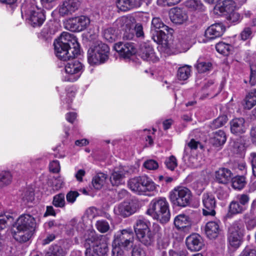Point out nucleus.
<instances>
[{
    "label": "nucleus",
    "instance_id": "25",
    "mask_svg": "<svg viewBox=\"0 0 256 256\" xmlns=\"http://www.w3.org/2000/svg\"><path fill=\"white\" fill-rule=\"evenodd\" d=\"M99 239L96 235L92 233L90 234L88 238H87L84 244V247L86 248L85 252L86 256H97L98 254H93L92 250L95 246L98 244Z\"/></svg>",
    "mask_w": 256,
    "mask_h": 256
},
{
    "label": "nucleus",
    "instance_id": "54",
    "mask_svg": "<svg viewBox=\"0 0 256 256\" xmlns=\"http://www.w3.org/2000/svg\"><path fill=\"white\" fill-rule=\"evenodd\" d=\"M96 226L97 230L102 233L108 232L110 229L108 223L104 220H100L97 221Z\"/></svg>",
    "mask_w": 256,
    "mask_h": 256
},
{
    "label": "nucleus",
    "instance_id": "56",
    "mask_svg": "<svg viewBox=\"0 0 256 256\" xmlns=\"http://www.w3.org/2000/svg\"><path fill=\"white\" fill-rule=\"evenodd\" d=\"M212 64L209 62H198L196 66V68L199 72H204L210 70Z\"/></svg>",
    "mask_w": 256,
    "mask_h": 256
},
{
    "label": "nucleus",
    "instance_id": "6",
    "mask_svg": "<svg viewBox=\"0 0 256 256\" xmlns=\"http://www.w3.org/2000/svg\"><path fill=\"white\" fill-rule=\"evenodd\" d=\"M83 66L78 60H74L68 62L65 66V72L68 74L64 76V80L74 82L80 76L82 72Z\"/></svg>",
    "mask_w": 256,
    "mask_h": 256
},
{
    "label": "nucleus",
    "instance_id": "35",
    "mask_svg": "<svg viewBox=\"0 0 256 256\" xmlns=\"http://www.w3.org/2000/svg\"><path fill=\"white\" fill-rule=\"evenodd\" d=\"M107 176L104 173H98L92 178V184L96 190H100L105 184Z\"/></svg>",
    "mask_w": 256,
    "mask_h": 256
},
{
    "label": "nucleus",
    "instance_id": "32",
    "mask_svg": "<svg viewBox=\"0 0 256 256\" xmlns=\"http://www.w3.org/2000/svg\"><path fill=\"white\" fill-rule=\"evenodd\" d=\"M108 251V245L106 242L99 240L98 244L95 246L92 252L93 254H98L97 256H100L106 254Z\"/></svg>",
    "mask_w": 256,
    "mask_h": 256
},
{
    "label": "nucleus",
    "instance_id": "59",
    "mask_svg": "<svg viewBox=\"0 0 256 256\" xmlns=\"http://www.w3.org/2000/svg\"><path fill=\"white\" fill-rule=\"evenodd\" d=\"M79 195V193L76 191H70L66 196V200L69 203L73 204Z\"/></svg>",
    "mask_w": 256,
    "mask_h": 256
},
{
    "label": "nucleus",
    "instance_id": "9",
    "mask_svg": "<svg viewBox=\"0 0 256 256\" xmlns=\"http://www.w3.org/2000/svg\"><path fill=\"white\" fill-rule=\"evenodd\" d=\"M58 40L66 45L70 48V52L75 53L77 56L80 54V45L77 38L73 34L68 32H63Z\"/></svg>",
    "mask_w": 256,
    "mask_h": 256
},
{
    "label": "nucleus",
    "instance_id": "42",
    "mask_svg": "<svg viewBox=\"0 0 256 256\" xmlns=\"http://www.w3.org/2000/svg\"><path fill=\"white\" fill-rule=\"evenodd\" d=\"M232 185L235 190H242L246 184V178L244 176H236L232 178Z\"/></svg>",
    "mask_w": 256,
    "mask_h": 256
},
{
    "label": "nucleus",
    "instance_id": "3",
    "mask_svg": "<svg viewBox=\"0 0 256 256\" xmlns=\"http://www.w3.org/2000/svg\"><path fill=\"white\" fill-rule=\"evenodd\" d=\"M24 13L29 24L33 27L40 26L46 19L44 12L34 2L23 4L22 7V16Z\"/></svg>",
    "mask_w": 256,
    "mask_h": 256
},
{
    "label": "nucleus",
    "instance_id": "47",
    "mask_svg": "<svg viewBox=\"0 0 256 256\" xmlns=\"http://www.w3.org/2000/svg\"><path fill=\"white\" fill-rule=\"evenodd\" d=\"M1 230L11 224L14 220L13 216L10 212L1 214Z\"/></svg>",
    "mask_w": 256,
    "mask_h": 256
},
{
    "label": "nucleus",
    "instance_id": "17",
    "mask_svg": "<svg viewBox=\"0 0 256 256\" xmlns=\"http://www.w3.org/2000/svg\"><path fill=\"white\" fill-rule=\"evenodd\" d=\"M174 224L178 230L186 232L191 228L192 222L188 216L180 214L175 218Z\"/></svg>",
    "mask_w": 256,
    "mask_h": 256
},
{
    "label": "nucleus",
    "instance_id": "13",
    "mask_svg": "<svg viewBox=\"0 0 256 256\" xmlns=\"http://www.w3.org/2000/svg\"><path fill=\"white\" fill-rule=\"evenodd\" d=\"M137 52L138 56L144 60L155 62L158 60L152 47L148 44H140Z\"/></svg>",
    "mask_w": 256,
    "mask_h": 256
},
{
    "label": "nucleus",
    "instance_id": "37",
    "mask_svg": "<svg viewBox=\"0 0 256 256\" xmlns=\"http://www.w3.org/2000/svg\"><path fill=\"white\" fill-rule=\"evenodd\" d=\"M132 20L130 18L127 16H122L118 19L116 22V24L118 28L124 30H128L130 29Z\"/></svg>",
    "mask_w": 256,
    "mask_h": 256
},
{
    "label": "nucleus",
    "instance_id": "26",
    "mask_svg": "<svg viewBox=\"0 0 256 256\" xmlns=\"http://www.w3.org/2000/svg\"><path fill=\"white\" fill-rule=\"evenodd\" d=\"M142 194H146V192H153L156 188V186L151 178L144 175L140 176Z\"/></svg>",
    "mask_w": 256,
    "mask_h": 256
},
{
    "label": "nucleus",
    "instance_id": "41",
    "mask_svg": "<svg viewBox=\"0 0 256 256\" xmlns=\"http://www.w3.org/2000/svg\"><path fill=\"white\" fill-rule=\"evenodd\" d=\"M52 204L56 208H64L66 206L65 194L61 192L54 196L52 198Z\"/></svg>",
    "mask_w": 256,
    "mask_h": 256
},
{
    "label": "nucleus",
    "instance_id": "1",
    "mask_svg": "<svg viewBox=\"0 0 256 256\" xmlns=\"http://www.w3.org/2000/svg\"><path fill=\"white\" fill-rule=\"evenodd\" d=\"M146 214L154 218L166 223L170 219L169 204L165 198L160 197L152 200L149 204Z\"/></svg>",
    "mask_w": 256,
    "mask_h": 256
},
{
    "label": "nucleus",
    "instance_id": "20",
    "mask_svg": "<svg viewBox=\"0 0 256 256\" xmlns=\"http://www.w3.org/2000/svg\"><path fill=\"white\" fill-rule=\"evenodd\" d=\"M186 242L188 248L191 251H198L203 246L202 238L199 234H196L187 237Z\"/></svg>",
    "mask_w": 256,
    "mask_h": 256
},
{
    "label": "nucleus",
    "instance_id": "12",
    "mask_svg": "<svg viewBox=\"0 0 256 256\" xmlns=\"http://www.w3.org/2000/svg\"><path fill=\"white\" fill-rule=\"evenodd\" d=\"M15 227L30 230L32 232L36 227L34 218L30 214H25L20 216L13 224Z\"/></svg>",
    "mask_w": 256,
    "mask_h": 256
},
{
    "label": "nucleus",
    "instance_id": "2",
    "mask_svg": "<svg viewBox=\"0 0 256 256\" xmlns=\"http://www.w3.org/2000/svg\"><path fill=\"white\" fill-rule=\"evenodd\" d=\"M110 48L108 46L98 42L92 46L88 51V60L91 65L104 63L108 58Z\"/></svg>",
    "mask_w": 256,
    "mask_h": 256
},
{
    "label": "nucleus",
    "instance_id": "16",
    "mask_svg": "<svg viewBox=\"0 0 256 256\" xmlns=\"http://www.w3.org/2000/svg\"><path fill=\"white\" fill-rule=\"evenodd\" d=\"M230 132L236 136L244 134L247 130L245 120L242 118L232 120L230 122Z\"/></svg>",
    "mask_w": 256,
    "mask_h": 256
},
{
    "label": "nucleus",
    "instance_id": "34",
    "mask_svg": "<svg viewBox=\"0 0 256 256\" xmlns=\"http://www.w3.org/2000/svg\"><path fill=\"white\" fill-rule=\"evenodd\" d=\"M191 72V66L189 65H184L178 68L176 74L177 78L180 80H186L190 77Z\"/></svg>",
    "mask_w": 256,
    "mask_h": 256
},
{
    "label": "nucleus",
    "instance_id": "62",
    "mask_svg": "<svg viewBox=\"0 0 256 256\" xmlns=\"http://www.w3.org/2000/svg\"><path fill=\"white\" fill-rule=\"evenodd\" d=\"M240 256H256V250L246 246L242 250L241 254H240Z\"/></svg>",
    "mask_w": 256,
    "mask_h": 256
},
{
    "label": "nucleus",
    "instance_id": "18",
    "mask_svg": "<svg viewBox=\"0 0 256 256\" xmlns=\"http://www.w3.org/2000/svg\"><path fill=\"white\" fill-rule=\"evenodd\" d=\"M226 28L221 23L212 24L205 31L204 36L208 40H212L222 35Z\"/></svg>",
    "mask_w": 256,
    "mask_h": 256
},
{
    "label": "nucleus",
    "instance_id": "24",
    "mask_svg": "<svg viewBox=\"0 0 256 256\" xmlns=\"http://www.w3.org/2000/svg\"><path fill=\"white\" fill-rule=\"evenodd\" d=\"M220 222L210 221L206 223L204 228V232L210 239L216 238L220 232Z\"/></svg>",
    "mask_w": 256,
    "mask_h": 256
},
{
    "label": "nucleus",
    "instance_id": "22",
    "mask_svg": "<svg viewBox=\"0 0 256 256\" xmlns=\"http://www.w3.org/2000/svg\"><path fill=\"white\" fill-rule=\"evenodd\" d=\"M12 236L14 238L20 242H26L29 240L32 235V232L30 230H27L24 228H19L18 227H15L13 226Z\"/></svg>",
    "mask_w": 256,
    "mask_h": 256
},
{
    "label": "nucleus",
    "instance_id": "28",
    "mask_svg": "<svg viewBox=\"0 0 256 256\" xmlns=\"http://www.w3.org/2000/svg\"><path fill=\"white\" fill-rule=\"evenodd\" d=\"M141 0H117L116 2L118 8L122 11H126L141 5Z\"/></svg>",
    "mask_w": 256,
    "mask_h": 256
},
{
    "label": "nucleus",
    "instance_id": "23",
    "mask_svg": "<svg viewBox=\"0 0 256 256\" xmlns=\"http://www.w3.org/2000/svg\"><path fill=\"white\" fill-rule=\"evenodd\" d=\"M170 18L172 22L182 24L187 21L188 16L185 11L180 8H174L170 12Z\"/></svg>",
    "mask_w": 256,
    "mask_h": 256
},
{
    "label": "nucleus",
    "instance_id": "36",
    "mask_svg": "<svg viewBox=\"0 0 256 256\" xmlns=\"http://www.w3.org/2000/svg\"><path fill=\"white\" fill-rule=\"evenodd\" d=\"M244 108L248 110L251 109L256 104V90L250 92L244 99Z\"/></svg>",
    "mask_w": 256,
    "mask_h": 256
},
{
    "label": "nucleus",
    "instance_id": "64",
    "mask_svg": "<svg viewBox=\"0 0 256 256\" xmlns=\"http://www.w3.org/2000/svg\"><path fill=\"white\" fill-rule=\"evenodd\" d=\"M132 253V256H146L144 250L140 247L134 248Z\"/></svg>",
    "mask_w": 256,
    "mask_h": 256
},
{
    "label": "nucleus",
    "instance_id": "53",
    "mask_svg": "<svg viewBox=\"0 0 256 256\" xmlns=\"http://www.w3.org/2000/svg\"><path fill=\"white\" fill-rule=\"evenodd\" d=\"M34 194L32 190H26L22 195V200L24 204L32 202L34 199Z\"/></svg>",
    "mask_w": 256,
    "mask_h": 256
},
{
    "label": "nucleus",
    "instance_id": "33",
    "mask_svg": "<svg viewBox=\"0 0 256 256\" xmlns=\"http://www.w3.org/2000/svg\"><path fill=\"white\" fill-rule=\"evenodd\" d=\"M138 239L146 246H150L154 242V234L150 230L148 232H144L136 236Z\"/></svg>",
    "mask_w": 256,
    "mask_h": 256
},
{
    "label": "nucleus",
    "instance_id": "49",
    "mask_svg": "<svg viewBox=\"0 0 256 256\" xmlns=\"http://www.w3.org/2000/svg\"><path fill=\"white\" fill-rule=\"evenodd\" d=\"M230 212L232 214L242 212L245 209L238 202H232L230 205Z\"/></svg>",
    "mask_w": 256,
    "mask_h": 256
},
{
    "label": "nucleus",
    "instance_id": "38",
    "mask_svg": "<svg viewBox=\"0 0 256 256\" xmlns=\"http://www.w3.org/2000/svg\"><path fill=\"white\" fill-rule=\"evenodd\" d=\"M242 236H243L238 234L228 232V240L229 244L234 248H238L241 244Z\"/></svg>",
    "mask_w": 256,
    "mask_h": 256
},
{
    "label": "nucleus",
    "instance_id": "30",
    "mask_svg": "<svg viewBox=\"0 0 256 256\" xmlns=\"http://www.w3.org/2000/svg\"><path fill=\"white\" fill-rule=\"evenodd\" d=\"M150 222L146 219L140 218L136 220L134 226L136 236L144 232H148L150 230Z\"/></svg>",
    "mask_w": 256,
    "mask_h": 256
},
{
    "label": "nucleus",
    "instance_id": "19",
    "mask_svg": "<svg viewBox=\"0 0 256 256\" xmlns=\"http://www.w3.org/2000/svg\"><path fill=\"white\" fill-rule=\"evenodd\" d=\"M233 174L232 171L226 168H220L215 172V180L219 184H228L232 180Z\"/></svg>",
    "mask_w": 256,
    "mask_h": 256
},
{
    "label": "nucleus",
    "instance_id": "15",
    "mask_svg": "<svg viewBox=\"0 0 256 256\" xmlns=\"http://www.w3.org/2000/svg\"><path fill=\"white\" fill-rule=\"evenodd\" d=\"M79 6L78 0H66L60 6L59 14L62 16L72 14L78 10Z\"/></svg>",
    "mask_w": 256,
    "mask_h": 256
},
{
    "label": "nucleus",
    "instance_id": "60",
    "mask_svg": "<svg viewBox=\"0 0 256 256\" xmlns=\"http://www.w3.org/2000/svg\"><path fill=\"white\" fill-rule=\"evenodd\" d=\"M181 0H158V5L170 6L179 3Z\"/></svg>",
    "mask_w": 256,
    "mask_h": 256
},
{
    "label": "nucleus",
    "instance_id": "57",
    "mask_svg": "<svg viewBox=\"0 0 256 256\" xmlns=\"http://www.w3.org/2000/svg\"><path fill=\"white\" fill-rule=\"evenodd\" d=\"M165 164L168 169L172 170H174L178 165L176 157L174 156H170L166 160Z\"/></svg>",
    "mask_w": 256,
    "mask_h": 256
},
{
    "label": "nucleus",
    "instance_id": "31",
    "mask_svg": "<svg viewBox=\"0 0 256 256\" xmlns=\"http://www.w3.org/2000/svg\"><path fill=\"white\" fill-rule=\"evenodd\" d=\"M244 225L242 220L234 222L228 229V232L244 236Z\"/></svg>",
    "mask_w": 256,
    "mask_h": 256
},
{
    "label": "nucleus",
    "instance_id": "44",
    "mask_svg": "<svg viewBox=\"0 0 256 256\" xmlns=\"http://www.w3.org/2000/svg\"><path fill=\"white\" fill-rule=\"evenodd\" d=\"M164 30H154L151 32L152 35V38L154 42L157 44H162L163 41L165 40L166 38V34L164 32Z\"/></svg>",
    "mask_w": 256,
    "mask_h": 256
},
{
    "label": "nucleus",
    "instance_id": "14",
    "mask_svg": "<svg viewBox=\"0 0 256 256\" xmlns=\"http://www.w3.org/2000/svg\"><path fill=\"white\" fill-rule=\"evenodd\" d=\"M114 49L124 58H128L136 52L133 43L120 42L115 44Z\"/></svg>",
    "mask_w": 256,
    "mask_h": 256
},
{
    "label": "nucleus",
    "instance_id": "52",
    "mask_svg": "<svg viewBox=\"0 0 256 256\" xmlns=\"http://www.w3.org/2000/svg\"><path fill=\"white\" fill-rule=\"evenodd\" d=\"M186 6L193 10H200L203 7L200 0H187L186 2Z\"/></svg>",
    "mask_w": 256,
    "mask_h": 256
},
{
    "label": "nucleus",
    "instance_id": "8",
    "mask_svg": "<svg viewBox=\"0 0 256 256\" xmlns=\"http://www.w3.org/2000/svg\"><path fill=\"white\" fill-rule=\"evenodd\" d=\"M138 208L137 202L134 201L124 202L114 207V212L117 215L126 218L136 212Z\"/></svg>",
    "mask_w": 256,
    "mask_h": 256
},
{
    "label": "nucleus",
    "instance_id": "46",
    "mask_svg": "<svg viewBox=\"0 0 256 256\" xmlns=\"http://www.w3.org/2000/svg\"><path fill=\"white\" fill-rule=\"evenodd\" d=\"M232 48V46L223 42H220L216 46V50L220 54L227 56Z\"/></svg>",
    "mask_w": 256,
    "mask_h": 256
},
{
    "label": "nucleus",
    "instance_id": "50",
    "mask_svg": "<svg viewBox=\"0 0 256 256\" xmlns=\"http://www.w3.org/2000/svg\"><path fill=\"white\" fill-rule=\"evenodd\" d=\"M128 250L112 242L111 256H125V251Z\"/></svg>",
    "mask_w": 256,
    "mask_h": 256
},
{
    "label": "nucleus",
    "instance_id": "61",
    "mask_svg": "<svg viewBox=\"0 0 256 256\" xmlns=\"http://www.w3.org/2000/svg\"><path fill=\"white\" fill-rule=\"evenodd\" d=\"M249 160L251 163L253 174L256 176V152L250 153Z\"/></svg>",
    "mask_w": 256,
    "mask_h": 256
},
{
    "label": "nucleus",
    "instance_id": "39",
    "mask_svg": "<svg viewBox=\"0 0 256 256\" xmlns=\"http://www.w3.org/2000/svg\"><path fill=\"white\" fill-rule=\"evenodd\" d=\"M128 186L132 191L142 194L140 176L130 180L128 182Z\"/></svg>",
    "mask_w": 256,
    "mask_h": 256
},
{
    "label": "nucleus",
    "instance_id": "21",
    "mask_svg": "<svg viewBox=\"0 0 256 256\" xmlns=\"http://www.w3.org/2000/svg\"><path fill=\"white\" fill-rule=\"evenodd\" d=\"M135 36L140 38L144 37L143 26L140 24H136L134 28L128 29L123 34L124 38L128 40H134Z\"/></svg>",
    "mask_w": 256,
    "mask_h": 256
},
{
    "label": "nucleus",
    "instance_id": "55",
    "mask_svg": "<svg viewBox=\"0 0 256 256\" xmlns=\"http://www.w3.org/2000/svg\"><path fill=\"white\" fill-rule=\"evenodd\" d=\"M156 241L158 249L166 248L169 245L168 238L164 235L158 237Z\"/></svg>",
    "mask_w": 256,
    "mask_h": 256
},
{
    "label": "nucleus",
    "instance_id": "45",
    "mask_svg": "<svg viewBox=\"0 0 256 256\" xmlns=\"http://www.w3.org/2000/svg\"><path fill=\"white\" fill-rule=\"evenodd\" d=\"M228 121V117L226 115L219 116L214 120L210 124L212 129H216L224 126Z\"/></svg>",
    "mask_w": 256,
    "mask_h": 256
},
{
    "label": "nucleus",
    "instance_id": "48",
    "mask_svg": "<svg viewBox=\"0 0 256 256\" xmlns=\"http://www.w3.org/2000/svg\"><path fill=\"white\" fill-rule=\"evenodd\" d=\"M64 254L62 248L58 245H55L50 247L46 256H64Z\"/></svg>",
    "mask_w": 256,
    "mask_h": 256
},
{
    "label": "nucleus",
    "instance_id": "5",
    "mask_svg": "<svg viewBox=\"0 0 256 256\" xmlns=\"http://www.w3.org/2000/svg\"><path fill=\"white\" fill-rule=\"evenodd\" d=\"M90 24V20L86 16L70 18L64 22L65 28L73 32H79L86 29Z\"/></svg>",
    "mask_w": 256,
    "mask_h": 256
},
{
    "label": "nucleus",
    "instance_id": "51",
    "mask_svg": "<svg viewBox=\"0 0 256 256\" xmlns=\"http://www.w3.org/2000/svg\"><path fill=\"white\" fill-rule=\"evenodd\" d=\"M12 180V175L9 171L1 172V186H6L10 184Z\"/></svg>",
    "mask_w": 256,
    "mask_h": 256
},
{
    "label": "nucleus",
    "instance_id": "11",
    "mask_svg": "<svg viewBox=\"0 0 256 256\" xmlns=\"http://www.w3.org/2000/svg\"><path fill=\"white\" fill-rule=\"evenodd\" d=\"M54 45L56 56L62 60L66 61L78 56L75 53L70 52V48L58 40L54 42Z\"/></svg>",
    "mask_w": 256,
    "mask_h": 256
},
{
    "label": "nucleus",
    "instance_id": "7",
    "mask_svg": "<svg viewBox=\"0 0 256 256\" xmlns=\"http://www.w3.org/2000/svg\"><path fill=\"white\" fill-rule=\"evenodd\" d=\"M134 240V234L131 230H123L114 236L113 242L120 245L124 249L131 247Z\"/></svg>",
    "mask_w": 256,
    "mask_h": 256
},
{
    "label": "nucleus",
    "instance_id": "63",
    "mask_svg": "<svg viewBox=\"0 0 256 256\" xmlns=\"http://www.w3.org/2000/svg\"><path fill=\"white\" fill-rule=\"evenodd\" d=\"M60 168L59 162L57 160H54L50 164V171L56 173L58 172L60 170Z\"/></svg>",
    "mask_w": 256,
    "mask_h": 256
},
{
    "label": "nucleus",
    "instance_id": "58",
    "mask_svg": "<svg viewBox=\"0 0 256 256\" xmlns=\"http://www.w3.org/2000/svg\"><path fill=\"white\" fill-rule=\"evenodd\" d=\"M144 166L146 169L150 170H154L158 168V162L153 160H148L144 164Z\"/></svg>",
    "mask_w": 256,
    "mask_h": 256
},
{
    "label": "nucleus",
    "instance_id": "29",
    "mask_svg": "<svg viewBox=\"0 0 256 256\" xmlns=\"http://www.w3.org/2000/svg\"><path fill=\"white\" fill-rule=\"evenodd\" d=\"M126 174V171L122 168L114 170L110 177V181L112 185L117 186L122 184Z\"/></svg>",
    "mask_w": 256,
    "mask_h": 256
},
{
    "label": "nucleus",
    "instance_id": "4",
    "mask_svg": "<svg viewBox=\"0 0 256 256\" xmlns=\"http://www.w3.org/2000/svg\"><path fill=\"white\" fill-rule=\"evenodd\" d=\"M190 190L184 186L174 188L169 195L171 202L175 206L186 207L189 205L192 199Z\"/></svg>",
    "mask_w": 256,
    "mask_h": 256
},
{
    "label": "nucleus",
    "instance_id": "40",
    "mask_svg": "<svg viewBox=\"0 0 256 256\" xmlns=\"http://www.w3.org/2000/svg\"><path fill=\"white\" fill-rule=\"evenodd\" d=\"M162 28L164 30L169 32L172 30V28H169L167 26L164 24L163 22L159 18H154L152 21L151 32L154 30H157Z\"/></svg>",
    "mask_w": 256,
    "mask_h": 256
},
{
    "label": "nucleus",
    "instance_id": "27",
    "mask_svg": "<svg viewBox=\"0 0 256 256\" xmlns=\"http://www.w3.org/2000/svg\"><path fill=\"white\" fill-rule=\"evenodd\" d=\"M226 136L224 131L218 130L212 132L210 142L214 146L218 147L223 145L226 142Z\"/></svg>",
    "mask_w": 256,
    "mask_h": 256
},
{
    "label": "nucleus",
    "instance_id": "10",
    "mask_svg": "<svg viewBox=\"0 0 256 256\" xmlns=\"http://www.w3.org/2000/svg\"><path fill=\"white\" fill-rule=\"evenodd\" d=\"M202 202L204 206L203 214L205 216H214L216 214L214 209L216 206L214 196L212 194L204 193L202 196Z\"/></svg>",
    "mask_w": 256,
    "mask_h": 256
},
{
    "label": "nucleus",
    "instance_id": "43",
    "mask_svg": "<svg viewBox=\"0 0 256 256\" xmlns=\"http://www.w3.org/2000/svg\"><path fill=\"white\" fill-rule=\"evenodd\" d=\"M234 2L232 0H225L223 1L222 4L218 6V10L221 13H231L234 10Z\"/></svg>",
    "mask_w": 256,
    "mask_h": 256
}]
</instances>
